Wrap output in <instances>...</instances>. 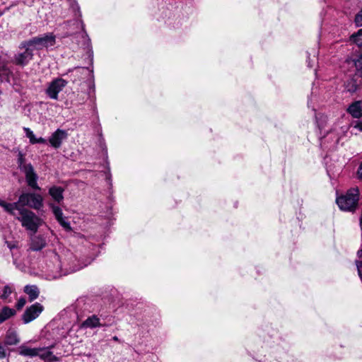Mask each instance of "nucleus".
<instances>
[{
	"label": "nucleus",
	"mask_w": 362,
	"mask_h": 362,
	"mask_svg": "<svg viewBox=\"0 0 362 362\" xmlns=\"http://www.w3.org/2000/svg\"><path fill=\"white\" fill-rule=\"evenodd\" d=\"M21 223V226L26 230L35 233L42 225V220L34 212L25 207L17 208L12 215Z\"/></svg>",
	"instance_id": "nucleus-1"
},
{
	"label": "nucleus",
	"mask_w": 362,
	"mask_h": 362,
	"mask_svg": "<svg viewBox=\"0 0 362 362\" xmlns=\"http://www.w3.org/2000/svg\"><path fill=\"white\" fill-rule=\"evenodd\" d=\"M358 197V188H351L345 194L338 197L336 202L341 210L354 211L357 206Z\"/></svg>",
	"instance_id": "nucleus-2"
},
{
	"label": "nucleus",
	"mask_w": 362,
	"mask_h": 362,
	"mask_svg": "<svg viewBox=\"0 0 362 362\" xmlns=\"http://www.w3.org/2000/svg\"><path fill=\"white\" fill-rule=\"evenodd\" d=\"M16 204L17 208L28 206L39 210L43 206V198L39 194L30 192L23 193L20 195Z\"/></svg>",
	"instance_id": "nucleus-3"
},
{
	"label": "nucleus",
	"mask_w": 362,
	"mask_h": 362,
	"mask_svg": "<svg viewBox=\"0 0 362 362\" xmlns=\"http://www.w3.org/2000/svg\"><path fill=\"white\" fill-rule=\"evenodd\" d=\"M51 262L52 265H48V270L49 272V279H57L62 275H66L69 273L74 272L76 271L79 270L80 269L83 268V267L86 266L87 264H84L83 266H81L78 267L70 269L69 270L66 269L64 272L62 270L61 261L59 259V257L57 254H53L51 257Z\"/></svg>",
	"instance_id": "nucleus-4"
},
{
	"label": "nucleus",
	"mask_w": 362,
	"mask_h": 362,
	"mask_svg": "<svg viewBox=\"0 0 362 362\" xmlns=\"http://www.w3.org/2000/svg\"><path fill=\"white\" fill-rule=\"evenodd\" d=\"M27 42H28V46H31L33 50H41L53 46L56 42V37L53 33H49L33 37Z\"/></svg>",
	"instance_id": "nucleus-5"
},
{
	"label": "nucleus",
	"mask_w": 362,
	"mask_h": 362,
	"mask_svg": "<svg viewBox=\"0 0 362 362\" xmlns=\"http://www.w3.org/2000/svg\"><path fill=\"white\" fill-rule=\"evenodd\" d=\"M27 40L22 42L19 45V49L23 51L15 54L13 62L16 64L24 66L27 65L33 58V49L31 46H28Z\"/></svg>",
	"instance_id": "nucleus-6"
},
{
	"label": "nucleus",
	"mask_w": 362,
	"mask_h": 362,
	"mask_svg": "<svg viewBox=\"0 0 362 362\" xmlns=\"http://www.w3.org/2000/svg\"><path fill=\"white\" fill-rule=\"evenodd\" d=\"M67 85V81L62 78H57L51 81L46 89V93L53 100L58 99V94Z\"/></svg>",
	"instance_id": "nucleus-7"
},
{
	"label": "nucleus",
	"mask_w": 362,
	"mask_h": 362,
	"mask_svg": "<svg viewBox=\"0 0 362 362\" xmlns=\"http://www.w3.org/2000/svg\"><path fill=\"white\" fill-rule=\"evenodd\" d=\"M43 307L40 303H36L30 307L27 308L25 310L22 319L25 324H28L31 321L36 319L40 314L42 312Z\"/></svg>",
	"instance_id": "nucleus-8"
},
{
	"label": "nucleus",
	"mask_w": 362,
	"mask_h": 362,
	"mask_svg": "<svg viewBox=\"0 0 362 362\" xmlns=\"http://www.w3.org/2000/svg\"><path fill=\"white\" fill-rule=\"evenodd\" d=\"M21 171L25 174L28 185L33 189H40L37 182L38 176L35 172L33 165L30 163H28V165L24 167V169Z\"/></svg>",
	"instance_id": "nucleus-9"
},
{
	"label": "nucleus",
	"mask_w": 362,
	"mask_h": 362,
	"mask_svg": "<svg viewBox=\"0 0 362 362\" xmlns=\"http://www.w3.org/2000/svg\"><path fill=\"white\" fill-rule=\"evenodd\" d=\"M54 347L52 344L50 346L38 347L37 356L45 362H59L60 358L55 356L51 351V349Z\"/></svg>",
	"instance_id": "nucleus-10"
},
{
	"label": "nucleus",
	"mask_w": 362,
	"mask_h": 362,
	"mask_svg": "<svg viewBox=\"0 0 362 362\" xmlns=\"http://www.w3.org/2000/svg\"><path fill=\"white\" fill-rule=\"evenodd\" d=\"M67 137V133L65 130L58 129L49 137V142L50 145L58 148L61 146L62 141Z\"/></svg>",
	"instance_id": "nucleus-11"
},
{
	"label": "nucleus",
	"mask_w": 362,
	"mask_h": 362,
	"mask_svg": "<svg viewBox=\"0 0 362 362\" xmlns=\"http://www.w3.org/2000/svg\"><path fill=\"white\" fill-rule=\"evenodd\" d=\"M49 206L52 209V213L61 226L66 230H71L70 223L64 218L61 208L53 203H49Z\"/></svg>",
	"instance_id": "nucleus-12"
},
{
	"label": "nucleus",
	"mask_w": 362,
	"mask_h": 362,
	"mask_svg": "<svg viewBox=\"0 0 362 362\" xmlns=\"http://www.w3.org/2000/svg\"><path fill=\"white\" fill-rule=\"evenodd\" d=\"M46 246V240L41 235H36L31 238L30 250L40 251Z\"/></svg>",
	"instance_id": "nucleus-13"
},
{
	"label": "nucleus",
	"mask_w": 362,
	"mask_h": 362,
	"mask_svg": "<svg viewBox=\"0 0 362 362\" xmlns=\"http://www.w3.org/2000/svg\"><path fill=\"white\" fill-rule=\"evenodd\" d=\"M64 189L61 187L53 186L49 189V194L57 204H61L64 200Z\"/></svg>",
	"instance_id": "nucleus-14"
},
{
	"label": "nucleus",
	"mask_w": 362,
	"mask_h": 362,
	"mask_svg": "<svg viewBox=\"0 0 362 362\" xmlns=\"http://www.w3.org/2000/svg\"><path fill=\"white\" fill-rule=\"evenodd\" d=\"M101 326H103V325H102L100 323V320L99 317L95 315H93L90 317H88L81 324V327H83V328L93 329V328L99 327Z\"/></svg>",
	"instance_id": "nucleus-15"
},
{
	"label": "nucleus",
	"mask_w": 362,
	"mask_h": 362,
	"mask_svg": "<svg viewBox=\"0 0 362 362\" xmlns=\"http://www.w3.org/2000/svg\"><path fill=\"white\" fill-rule=\"evenodd\" d=\"M348 112L354 118H359L362 116V104L361 101H356L349 105Z\"/></svg>",
	"instance_id": "nucleus-16"
},
{
	"label": "nucleus",
	"mask_w": 362,
	"mask_h": 362,
	"mask_svg": "<svg viewBox=\"0 0 362 362\" xmlns=\"http://www.w3.org/2000/svg\"><path fill=\"white\" fill-rule=\"evenodd\" d=\"M20 342V339L16 331L8 330L6 334L4 343L6 345H16Z\"/></svg>",
	"instance_id": "nucleus-17"
},
{
	"label": "nucleus",
	"mask_w": 362,
	"mask_h": 362,
	"mask_svg": "<svg viewBox=\"0 0 362 362\" xmlns=\"http://www.w3.org/2000/svg\"><path fill=\"white\" fill-rule=\"evenodd\" d=\"M23 291L29 296L30 302L37 298L40 294V291L35 285H27L24 287Z\"/></svg>",
	"instance_id": "nucleus-18"
},
{
	"label": "nucleus",
	"mask_w": 362,
	"mask_h": 362,
	"mask_svg": "<svg viewBox=\"0 0 362 362\" xmlns=\"http://www.w3.org/2000/svg\"><path fill=\"white\" fill-rule=\"evenodd\" d=\"M16 314V310L8 306H4L0 310V324L8 320Z\"/></svg>",
	"instance_id": "nucleus-19"
},
{
	"label": "nucleus",
	"mask_w": 362,
	"mask_h": 362,
	"mask_svg": "<svg viewBox=\"0 0 362 362\" xmlns=\"http://www.w3.org/2000/svg\"><path fill=\"white\" fill-rule=\"evenodd\" d=\"M70 71L72 73L71 76H74L73 82H76L77 78L80 80L83 76L90 74L89 70L84 67H76Z\"/></svg>",
	"instance_id": "nucleus-20"
},
{
	"label": "nucleus",
	"mask_w": 362,
	"mask_h": 362,
	"mask_svg": "<svg viewBox=\"0 0 362 362\" xmlns=\"http://www.w3.org/2000/svg\"><path fill=\"white\" fill-rule=\"evenodd\" d=\"M38 347L30 348L25 346H21L19 348V354L23 356L35 357L37 356Z\"/></svg>",
	"instance_id": "nucleus-21"
},
{
	"label": "nucleus",
	"mask_w": 362,
	"mask_h": 362,
	"mask_svg": "<svg viewBox=\"0 0 362 362\" xmlns=\"http://www.w3.org/2000/svg\"><path fill=\"white\" fill-rule=\"evenodd\" d=\"M358 87V84L356 79L351 78H349L346 82L344 83V89L351 93H355Z\"/></svg>",
	"instance_id": "nucleus-22"
},
{
	"label": "nucleus",
	"mask_w": 362,
	"mask_h": 362,
	"mask_svg": "<svg viewBox=\"0 0 362 362\" xmlns=\"http://www.w3.org/2000/svg\"><path fill=\"white\" fill-rule=\"evenodd\" d=\"M0 206L3 207L4 209L7 213H8L9 214H11L12 216L13 214H14L15 210L17 207V204H16V202L7 203V202L0 199Z\"/></svg>",
	"instance_id": "nucleus-23"
},
{
	"label": "nucleus",
	"mask_w": 362,
	"mask_h": 362,
	"mask_svg": "<svg viewBox=\"0 0 362 362\" xmlns=\"http://www.w3.org/2000/svg\"><path fill=\"white\" fill-rule=\"evenodd\" d=\"M13 289L9 285H6L3 288L2 293L0 294V298L7 300L10 295L13 293Z\"/></svg>",
	"instance_id": "nucleus-24"
},
{
	"label": "nucleus",
	"mask_w": 362,
	"mask_h": 362,
	"mask_svg": "<svg viewBox=\"0 0 362 362\" xmlns=\"http://www.w3.org/2000/svg\"><path fill=\"white\" fill-rule=\"evenodd\" d=\"M18 165L21 170L24 169V167L28 165V163H25V158L22 152H19L18 154Z\"/></svg>",
	"instance_id": "nucleus-25"
},
{
	"label": "nucleus",
	"mask_w": 362,
	"mask_h": 362,
	"mask_svg": "<svg viewBox=\"0 0 362 362\" xmlns=\"http://www.w3.org/2000/svg\"><path fill=\"white\" fill-rule=\"evenodd\" d=\"M354 64L356 66V74L358 76L362 77V57L361 56L355 60Z\"/></svg>",
	"instance_id": "nucleus-26"
},
{
	"label": "nucleus",
	"mask_w": 362,
	"mask_h": 362,
	"mask_svg": "<svg viewBox=\"0 0 362 362\" xmlns=\"http://www.w3.org/2000/svg\"><path fill=\"white\" fill-rule=\"evenodd\" d=\"M354 22L356 26H362V9L356 15Z\"/></svg>",
	"instance_id": "nucleus-27"
},
{
	"label": "nucleus",
	"mask_w": 362,
	"mask_h": 362,
	"mask_svg": "<svg viewBox=\"0 0 362 362\" xmlns=\"http://www.w3.org/2000/svg\"><path fill=\"white\" fill-rule=\"evenodd\" d=\"M6 245L10 250H13L14 248H17L18 247V243L16 240L8 241L5 242Z\"/></svg>",
	"instance_id": "nucleus-28"
},
{
	"label": "nucleus",
	"mask_w": 362,
	"mask_h": 362,
	"mask_svg": "<svg viewBox=\"0 0 362 362\" xmlns=\"http://www.w3.org/2000/svg\"><path fill=\"white\" fill-rule=\"evenodd\" d=\"M26 303V300L25 298H21L18 299L16 303V307L18 310H21Z\"/></svg>",
	"instance_id": "nucleus-29"
},
{
	"label": "nucleus",
	"mask_w": 362,
	"mask_h": 362,
	"mask_svg": "<svg viewBox=\"0 0 362 362\" xmlns=\"http://www.w3.org/2000/svg\"><path fill=\"white\" fill-rule=\"evenodd\" d=\"M356 177L358 180L362 182V161L361 162V163L359 164V165L358 167V169H357V171L356 173Z\"/></svg>",
	"instance_id": "nucleus-30"
},
{
	"label": "nucleus",
	"mask_w": 362,
	"mask_h": 362,
	"mask_svg": "<svg viewBox=\"0 0 362 362\" xmlns=\"http://www.w3.org/2000/svg\"><path fill=\"white\" fill-rule=\"evenodd\" d=\"M351 39L353 40L354 43H356L358 46L362 47V37H353V35L351 37Z\"/></svg>",
	"instance_id": "nucleus-31"
},
{
	"label": "nucleus",
	"mask_w": 362,
	"mask_h": 362,
	"mask_svg": "<svg viewBox=\"0 0 362 362\" xmlns=\"http://www.w3.org/2000/svg\"><path fill=\"white\" fill-rule=\"evenodd\" d=\"M23 130L25 133L26 136L30 141L31 138H33V136H34L33 132L30 128H28V127H24Z\"/></svg>",
	"instance_id": "nucleus-32"
},
{
	"label": "nucleus",
	"mask_w": 362,
	"mask_h": 362,
	"mask_svg": "<svg viewBox=\"0 0 362 362\" xmlns=\"http://www.w3.org/2000/svg\"><path fill=\"white\" fill-rule=\"evenodd\" d=\"M362 37V29H359L357 33L353 34V37Z\"/></svg>",
	"instance_id": "nucleus-33"
},
{
	"label": "nucleus",
	"mask_w": 362,
	"mask_h": 362,
	"mask_svg": "<svg viewBox=\"0 0 362 362\" xmlns=\"http://www.w3.org/2000/svg\"><path fill=\"white\" fill-rule=\"evenodd\" d=\"M45 143H46V140L42 137H40L37 140V144H45Z\"/></svg>",
	"instance_id": "nucleus-34"
},
{
	"label": "nucleus",
	"mask_w": 362,
	"mask_h": 362,
	"mask_svg": "<svg viewBox=\"0 0 362 362\" xmlns=\"http://www.w3.org/2000/svg\"><path fill=\"white\" fill-rule=\"evenodd\" d=\"M37 139L35 137V136L34 135L33 136V138H31L30 142L32 144H37Z\"/></svg>",
	"instance_id": "nucleus-35"
},
{
	"label": "nucleus",
	"mask_w": 362,
	"mask_h": 362,
	"mask_svg": "<svg viewBox=\"0 0 362 362\" xmlns=\"http://www.w3.org/2000/svg\"><path fill=\"white\" fill-rule=\"evenodd\" d=\"M37 139L35 137V136L34 135L33 136V138H31L30 142L32 144H37Z\"/></svg>",
	"instance_id": "nucleus-36"
},
{
	"label": "nucleus",
	"mask_w": 362,
	"mask_h": 362,
	"mask_svg": "<svg viewBox=\"0 0 362 362\" xmlns=\"http://www.w3.org/2000/svg\"><path fill=\"white\" fill-rule=\"evenodd\" d=\"M357 256L358 258H362V249L358 250Z\"/></svg>",
	"instance_id": "nucleus-37"
},
{
	"label": "nucleus",
	"mask_w": 362,
	"mask_h": 362,
	"mask_svg": "<svg viewBox=\"0 0 362 362\" xmlns=\"http://www.w3.org/2000/svg\"><path fill=\"white\" fill-rule=\"evenodd\" d=\"M112 339H113L114 341H119V339H118V337H117V336L113 337H112Z\"/></svg>",
	"instance_id": "nucleus-38"
},
{
	"label": "nucleus",
	"mask_w": 362,
	"mask_h": 362,
	"mask_svg": "<svg viewBox=\"0 0 362 362\" xmlns=\"http://www.w3.org/2000/svg\"><path fill=\"white\" fill-rule=\"evenodd\" d=\"M360 226L362 228V216H361V219H360Z\"/></svg>",
	"instance_id": "nucleus-39"
},
{
	"label": "nucleus",
	"mask_w": 362,
	"mask_h": 362,
	"mask_svg": "<svg viewBox=\"0 0 362 362\" xmlns=\"http://www.w3.org/2000/svg\"><path fill=\"white\" fill-rule=\"evenodd\" d=\"M360 56L362 57V54Z\"/></svg>",
	"instance_id": "nucleus-40"
}]
</instances>
